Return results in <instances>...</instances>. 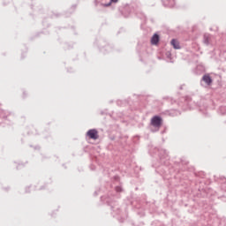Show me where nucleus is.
<instances>
[{
    "label": "nucleus",
    "mask_w": 226,
    "mask_h": 226,
    "mask_svg": "<svg viewBox=\"0 0 226 226\" xmlns=\"http://www.w3.org/2000/svg\"><path fill=\"white\" fill-rule=\"evenodd\" d=\"M150 124L154 128H156L158 132V130H160V128H162V125L163 124V118H162V117L160 116H154L151 118Z\"/></svg>",
    "instance_id": "1"
},
{
    "label": "nucleus",
    "mask_w": 226,
    "mask_h": 226,
    "mask_svg": "<svg viewBox=\"0 0 226 226\" xmlns=\"http://www.w3.org/2000/svg\"><path fill=\"white\" fill-rule=\"evenodd\" d=\"M87 137L89 139H92V140H97V139L100 138V135H98V131L96 129H90L87 132Z\"/></svg>",
    "instance_id": "2"
},
{
    "label": "nucleus",
    "mask_w": 226,
    "mask_h": 226,
    "mask_svg": "<svg viewBox=\"0 0 226 226\" xmlns=\"http://www.w3.org/2000/svg\"><path fill=\"white\" fill-rule=\"evenodd\" d=\"M201 80H203L207 86H211L213 84V79L208 74H205Z\"/></svg>",
    "instance_id": "3"
},
{
    "label": "nucleus",
    "mask_w": 226,
    "mask_h": 226,
    "mask_svg": "<svg viewBox=\"0 0 226 226\" xmlns=\"http://www.w3.org/2000/svg\"><path fill=\"white\" fill-rule=\"evenodd\" d=\"M159 157L161 160H169V152L166 149H161L159 152Z\"/></svg>",
    "instance_id": "4"
},
{
    "label": "nucleus",
    "mask_w": 226,
    "mask_h": 226,
    "mask_svg": "<svg viewBox=\"0 0 226 226\" xmlns=\"http://www.w3.org/2000/svg\"><path fill=\"white\" fill-rule=\"evenodd\" d=\"M152 45H158L160 43V35L158 34H154L151 38Z\"/></svg>",
    "instance_id": "5"
},
{
    "label": "nucleus",
    "mask_w": 226,
    "mask_h": 226,
    "mask_svg": "<svg viewBox=\"0 0 226 226\" xmlns=\"http://www.w3.org/2000/svg\"><path fill=\"white\" fill-rule=\"evenodd\" d=\"M203 43L205 45H209L211 43V35L210 34H204L203 35Z\"/></svg>",
    "instance_id": "6"
},
{
    "label": "nucleus",
    "mask_w": 226,
    "mask_h": 226,
    "mask_svg": "<svg viewBox=\"0 0 226 226\" xmlns=\"http://www.w3.org/2000/svg\"><path fill=\"white\" fill-rule=\"evenodd\" d=\"M171 45H172L173 49H175L176 50H178L179 49H181L179 42L176 39L171 40Z\"/></svg>",
    "instance_id": "7"
},
{
    "label": "nucleus",
    "mask_w": 226,
    "mask_h": 226,
    "mask_svg": "<svg viewBox=\"0 0 226 226\" xmlns=\"http://www.w3.org/2000/svg\"><path fill=\"white\" fill-rule=\"evenodd\" d=\"M109 0H94L95 6H98V4H101V6H103L105 8V4H107Z\"/></svg>",
    "instance_id": "8"
},
{
    "label": "nucleus",
    "mask_w": 226,
    "mask_h": 226,
    "mask_svg": "<svg viewBox=\"0 0 226 226\" xmlns=\"http://www.w3.org/2000/svg\"><path fill=\"white\" fill-rule=\"evenodd\" d=\"M116 3H119V0H109V2L104 4V8H109V6H112V4H116Z\"/></svg>",
    "instance_id": "9"
},
{
    "label": "nucleus",
    "mask_w": 226,
    "mask_h": 226,
    "mask_svg": "<svg viewBox=\"0 0 226 226\" xmlns=\"http://www.w3.org/2000/svg\"><path fill=\"white\" fill-rule=\"evenodd\" d=\"M115 190H116V192H117L118 193L121 192H123V188H122L121 186H117V187H115Z\"/></svg>",
    "instance_id": "10"
},
{
    "label": "nucleus",
    "mask_w": 226,
    "mask_h": 226,
    "mask_svg": "<svg viewBox=\"0 0 226 226\" xmlns=\"http://www.w3.org/2000/svg\"><path fill=\"white\" fill-rule=\"evenodd\" d=\"M220 110H222V114H226V107L225 106H222L220 108Z\"/></svg>",
    "instance_id": "11"
},
{
    "label": "nucleus",
    "mask_w": 226,
    "mask_h": 226,
    "mask_svg": "<svg viewBox=\"0 0 226 226\" xmlns=\"http://www.w3.org/2000/svg\"><path fill=\"white\" fill-rule=\"evenodd\" d=\"M170 114H173V115H175V116H177V110L172 109Z\"/></svg>",
    "instance_id": "12"
},
{
    "label": "nucleus",
    "mask_w": 226,
    "mask_h": 226,
    "mask_svg": "<svg viewBox=\"0 0 226 226\" xmlns=\"http://www.w3.org/2000/svg\"><path fill=\"white\" fill-rule=\"evenodd\" d=\"M0 117H3L4 119V118L8 117V116L7 115H3V116H0Z\"/></svg>",
    "instance_id": "13"
},
{
    "label": "nucleus",
    "mask_w": 226,
    "mask_h": 226,
    "mask_svg": "<svg viewBox=\"0 0 226 226\" xmlns=\"http://www.w3.org/2000/svg\"><path fill=\"white\" fill-rule=\"evenodd\" d=\"M170 3H174V0H170Z\"/></svg>",
    "instance_id": "14"
},
{
    "label": "nucleus",
    "mask_w": 226,
    "mask_h": 226,
    "mask_svg": "<svg viewBox=\"0 0 226 226\" xmlns=\"http://www.w3.org/2000/svg\"><path fill=\"white\" fill-rule=\"evenodd\" d=\"M117 215H119V210H118V212H117Z\"/></svg>",
    "instance_id": "15"
}]
</instances>
